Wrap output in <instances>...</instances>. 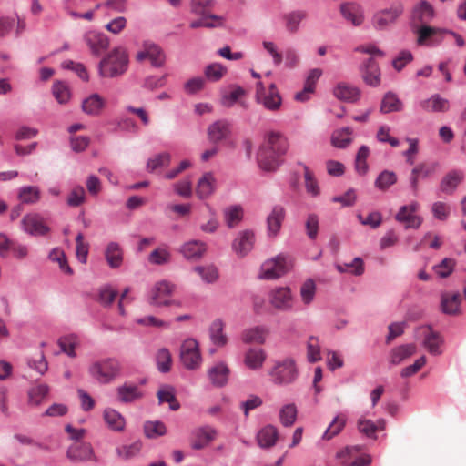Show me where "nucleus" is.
I'll use <instances>...</instances> for the list:
<instances>
[{
    "mask_svg": "<svg viewBox=\"0 0 466 466\" xmlns=\"http://www.w3.org/2000/svg\"><path fill=\"white\" fill-rule=\"evenodd\" d=\"M288 148L284 135L276 131L267 133L257 156L259 167L268 172L275 171L283 162Z\"/></svg>",
    "mask_w": 466,
    "mask_h": 466,
    "instance_id": "nucleus-1",
    "label": "nucleus"
},
{
    "mask_svg": "<svg viewBox=\"0 0 466 466\" xmlns=\"http://www.w3.org/2000/svg\"><path fill=\"white\" fill-rule=\"evenodd\" d=\"M88 373L99 384H109L121 376L122 365L116 358H105L93 362Z\"/></svg>",
    "mask_w": 466,
    "mask_h": 466,
    "instance_id": "nucleus-2",
    "label": "nucleus"
},
{
    "mask_svg": "<svg viewBox=\"0 0 466 466\" xmlns=\"http://www.w3.org/2000/svg\"><path fill=\"white\" fill-rule=\"evenodd\" d=\"M128 66V55L123 46H116L105 56L99 64L100 75L104 77H115L124 74Z\"/></svg>",
    "mask_w": 466,
    "mask_h": 466,
    "instance_id": "nucleus-3",
    "label": "nucleus"
},
{
    "mask_svg": "<svg viewBox=\"0 0 466 466\" xmlns=\"http://www.w3.org/2000/svg\"><path fill=\"white\" fill-rule=\"evenodd\" d=\"M256 101L268 111H279L282 106V97L275 84H270L268 88L262 82H258L256 87Z\"/></svg>",
    "mask_w": 466,
    "mask_h": 466,
    "instance_id": "nucleus-4",
    "label": "nucleus"
},
{
    "mask_svg": "<svg viewBox=\"0 0 466 466\" xmlns=\"http://www.w3.org/2000/svg\"><path fill=\"white\" fill-rule=\"evenodd\" d=\"M292 267L289 258L278 255L276 258L266 260L260 268L259 278L264 279H278L286 274Z\"/></svg>",
    "mask_w": 466,
    "mask_h": 466,
    "instance_id": "nucleus-5",
    "label": "nucleus"
},
{
    "mask_svg": "<svg viewBox=\"0 0 466 466\" xmlns=\"http://www.w3.org/2000/svg\"><path fill=\"white\" fill-rule=\"evenodd\" d=\"M180 360L183 366L187 370H197L200 367L202 358L197 340L187 339L182 343Z\"/></svg>",
    "mask_w": 466,
    "mask_h": 466,
    "instance_id": "nucleus-6",
    "label": "nucleus"
},
{
    "mask_svg": "<svg viewBox=\"0 0 466 466\" xmlns=\"http://www.w3.org/2000/svg\"><path fill=\"white\" fill-rule=\"evenodd\" d=\"M21 227L24 232L33 237H45L51 230L45 218L38 213H28L24 216Z\"/></svg>",
    "mask_w": 466,
    "mask_h": 466,
    "instance_id": "nucleus-7",
    "label": "nucleus"
},
{
    "mask_svg": "<svg viewBox=\"0 0 466 466\" xmlns=\"http://www.w3.org/2000/svg\"><path fill=\"white\" fill-rule=\"evenodd\" d=\"M269 374L274 383L284 385L292 383L297 378L298 371L292 360H285L276 364Z\"/></svg>",
    "mask_w": 466,
    "mask_h": 466,
    "instance_id": "nucleus-8",
    "label": "nucleus"
},
{
    "mask_svg": "<svg viewBox=\"0 0 466 466\" xmlns=\"http://www.w3.org/2000/svg\"><path fill=\"white\" fill-rule=\"evenodd\" d=\"M268 302L279 311H289L293 309L294 298L289 287H278L268 294Z\"/></svg>",
    "mask_w": 466,
    "mask_h": 466,
    "instance_id": "nucleus-9",
    "label": "nucleus"
},
{
    "mask_svg": "<svg viewBox=\"0 0 466 466\" xmlns=\"http://www.w3.org/2000/svg\"><path fill=\"white\" fill-rule=\"evenodd\" d=\"M403 9L401 3H396L390 8L377 12L372 18L374 27L380 30L385 29L400 16Z\"/></svg>",
    "mask_w": 466,
    "mask_h": 466,
    "instance_id": "nucleus-10",
    "label": "nucleus"
},
{
    "mask_svg": "<svg viewBox=\"0 0 466 466\" xmlns=\"http://www.w3.org/2000/svg\"><path fill=\"white\" fill-rule=\"evenodd\" d=\"M136 59L142 62L146 59L155 67H162L166 62V56L160 46L153 43H145L142 49L137 52Z\"/></svg>",
    "mask_w": 466,
    "mask_h": 466,
    "instance_id": "nucleus-11",
    "label": "nucleus"
},
{
    "mask_svg": "<svg viewBox=\"0 0 466 466\" xmlns=\"http://www.w3.org/2000/svg\"><path fill=\"white\" fill-rule=\"evenodd\" d=\"M255 241L253 230L245 229L238 233L232 241L231 248L238 258H244L253 249Z\"/></svg>",
    "mask_w": 466,
    "mask_h": 466,
    "instance_id": "nucleus-12",
    "label": "nucleus"
},
{
    "mask_svg": "<svg viewBox=\"0 0 466 466\" xmlns=\"http://www.w3.org/2000/svg\"><path fill=\"white\" fill-rule=\"evenodd\" d=\"M342 17L354 26H360L365 20L363 7L357 2H343L339 5Z\"/></svg>",
    "mask_w": 466,
    "mask_h": 466,
    "instance_id": "nucleus-13",
    "label": "nucleus"
},
{
    "mask_svg": "<svg viewBox=\"0 0 466 466\" xmlns=\"http://www.w3.org/2000/svg\"><path fill=\"white\" fill-rule=\"evenodd\" d=\"M420 205L418 202H412L410 205L402 206L395 217L396 220L406 223V228H418L422 223V218L415 215Z\"/></svg>",
    "mask_w": 466,
    "mask_h": 466,
    "instance_id": "nucleus-14",
    "label": "nucleus"
},
{
    "mask_svg": "<svg viewBox=\"0 0 466 466\" xmlns=\"http://www.w3.org/2000/svg\"><path fill=\"white\" fill-rule=\"evenodd\" d=\"M417 336L423 337V345L431 354L440 355L441 353L440 346L442 344V339L431 327L423 326L419 328Z\"/></svg>",
    "mask_w": 466,
    "mask_h": 466,
    "instance_id": "nucleus-15",
    "label": "nucleus"
},
{
    "mask_svg": "<svg viewBox=\"0 0 466 466\" xmlns=\"http://www.w3.org/2000/svg\"><path fill=\"white\" fill-rule=\"evenodd\" d=\"M434 17V9L426 0L420 1L412 9V26L429 24Z\"/></svg>",
    "mask_w": 466,
    "mask_h": 466,
    "instance_id": "nucleus-16",
    "label": "nucleus"
},
{
    "mask_svg": "<svg viewBox=\"0 0 466 466\" xmlns=\"http://www.w3.org/2000/svg\"><path fill=\"white\" fill-rule=\"evenodd\" d=\"M418 35L417 43L420 46L431 45L441 41V31L439 28L430 26L429 24L413 26Z\"/></svg>",
    "mask_w": 466,
    "mask_h": 466,
    "instance_id": "nucleus-17",
    "label": "nucleus"
},
{
    "mask_svg": "<svg viewBox=\"0 0 466 466\" xmlns=\"http://www.w3.org/2000/svg\"><path fill=\"white\" fill-rule=\"evenodd\" d=\"M217 436V431L209 427L204 426L193 431L191 447L194 450H202L207 447Z\"/></svg>",
    "mask_w": 466,
    "mask_h": 466,
    "instance_id": "nucleus-18",
    "label": "nucleus"
},
{
    "mask_svg": "<svg viewBox=\"0 0 466 466\" xmlns=\"http://www.w3.org/2000/svg\"><path fill=\"white\" fill-rule=\"evenodd\" d=\"M207 251V244L201 240H190L184 243L179 249L183 257L188 260L201 258Z\"/></svg>",
    "mask_w": 466,
    "mask_h": 466,
    "instance_id": "nucleus-19",
    "label": "nucleus"
},
{
    "mask_svg": "<svg viewBox=\"0 0 466 466\" xmlns=\"http://www.w3.org/2000/svg\"><path fill=\"white\" fill-rule=\"evenodd\" d=\"M85 41L92 53L98 55L109 46L108 37L100 32L89 31L85 35Z\"/></svg>",
    "mask_w": 466,
    "mask_h": 466,
    "instance_id": "nucleus-20",
    "label": "nucleus"
},
{
    "mask_svg": "<svg viewBox=\"0 0 466 466\" xmlns=\"http://www.w3.org/2000/svg\"><path fill=\"white\" fill-rule=\"evenodd\" d=\"M174 288V285L165 280L157 283L151 297L152 304L157 306L169 305L170 301L167 298L172 295Z\"/></svg>",
    "mask_w": 466,
    "mask_h": 466,
    "instance_id": "nucleus-21",
    "label": "nucleus"
},
{
    "mask_svg": "<svg viewBox=\"0 0 466 466\" xmlns=\"http://www.w3.org/2000/svg\"><path fill=\"white\" fill-rule=\"evenodd\" d=\"M216 177L213 173L206 172L198 179L196 187V194L200 199L210 197L216 189Z\"/></svg>",
    "mask_w": 466,
    "mask_h": 466,
    "instance_id": "nucleus-22",
    "label": "nucleus"
},
{
    "mask_svg": "<svg viewBox=\"0 0 466 466\" xmlns=\"http://www.w3.org/2000/svg\"><path fill=\"white\" fill-rule=\"evenodd\" d=\"M285 218V210L281 206L273 207L270 214L267 218L268 234L276 237L279 232L282 222Z\"/></svg>",
    "mask_w": 466,
    "mask_h": 466,
    "instance_id": "nucleus-23",
    "label": "nucleus"
},
{
    "mask_svg": "<svg viewBox=\"0 0 466 466\" xmlns=\"http://www.w3.org/2000/svg\"><path fill=\"white\" fill-rule=\"evenodd\" d=\"M269 329L264 326H256L247 329L242 333V340L248 344H264Z\"/></svg>",
    "mask_w": 466,
    "mask_h": 466,
    "instance_id": "nucleus-24",
    "label": "nucleus"
},
{
    "mask_svg": "<svg viewBox=\"0 0 466 466\" xmlns=\"http://www.w3.org/2000/svg\"><path fill=\"white\" fill-rule=\"evenodd\" d=\"M333 94L338 99L349 103L356 102L360 96L359 88L347 83H339L334 88Z\"/></svg>",
    "mask_w": 466,
    "mask_h": 466,
    "instance_id": "nucleus-25",
    "label": "nucleus"
},
{
    "mask_svg": "<svg viewBox=\"0 0 466 466\" xmlns=\"http://www.w3.org/2000/svg\"><path fill=\"white\" fill-rule=\"evenodd\" d=\"M279 438L278 429L273 425H267L263 427L257 434V441L261 448L273 447Z\"/></svg>",
    "mask_w": 466,
    "mask_h": 466,
    "instance_id": "nucleus-26",
    "label": "nucleus"
},
{
    "mask_svg": "<svg viewBox=\"0 0 466 466\" xmlns=\"http://www.w3.org/2000/svg\"><path fill=\"white\" fill-rule=\"evenodd\" d=\"M461 295L459 293L446 292L441 295V307L443 313L455 315L460 312Z\"/></svg>",
    "mask_w": 466,
    "mask_h": 466,
    "instance_id": "nucleus-27",
    "label": "nucleus"
},
{
    "mask_svg": "<svg viewBox=\"0 0 466 466\" xmlns=\"http://www.w3.org/2000/svg\"><path fill=\"white\" fill-rule=\"evenodd\" d=\"M229 133V123L226 120H218L210 125L208 129V139L213 143H218L227 138Z\"/></svg>",
    "mask_w": 466,
    "mask_h": 466,
    "instance_id": "nucleus-28",
    "label": "nucleus"
},
{
    "mask_svg": "<svg viewBox=\"0 0 466 466\" xmlns=\"http://www.w3.org/2000/svg\"><path fill=\"white\" fill-rule=\"evenodd\" d=\"M208 373L214 386L222 387L228 380L229 369L225 363L221 362L210 368Z\"/></svg>",
    "mask_w": 466,
    "mask_h": 466,
    "instance_id": "nucleus-29",
    "label": "nucleus"
},
{
    "mask_svg": "<svg viewBox=\"0 0 466 466\" xmlns=\"http://www.w3.org/2000/svg\"><path fill=\"white\" fill-rule=\"evenodd\" d=\"M420 105L427 112H446L450 108L449 100L437 94L422 100Z\"/></svg>",
    "mask_w": 466,
    "mask_h": 466,
    "instance_id": "nucleus-30",
    "label": "nucleus"
},
{
    "mask_svg": "<svg viewBox=\"0 0 466 466\" xmlns=\"http://www.w3.org/2000/svg\"><path fill=\"white\" fill-rule=\"evenodd\" d=\"M362 77L363 80L370 86H376L380 84V71L377 63L372 57L369 58L365 63L362 68Z\"/></svg>",
    "mask_w": 466,
    "mask_h": 466,
    "instance_id": "nucleus-31",
    "label": "nucleus"
},
{
    "mask_svg": "<svg viewBox=\"0 0 466 466\" xmlns=\"http://www.w3.org/2000/svg\"><path fill=\"white\" fill-rule=\"evenodd\" d=\"M267 358L266 352L262 349H249L244 357L245 365L253 370L262 368Z\"/></svg>",
    "mask_w": 466,
    "mask_h": 466,
    "instance_id": "nucleus-32",
    "label": "nucleus"
},
{
    "mask_svg": "<svg viewBox=\"0 0 466 466\" xmlns=\"http://www.w3.org/2000/svg\"><path fill=\"white\" fill-rule=\"evenodd\" d=\"M66 455L72 461H87L93 455V449L89 443L76 442L68 448Z\"/></svg>",
    "mask_w": 466,
    "mask_h": 466,
    "instance_id": "nucleus-33",
    "label": "nucleus"
},
{
    "mask_svg": "<svg viewBox=\"0 0 466 466\" xmlns=\"http://www.w3.org/2000/svg\"><path fill=\"white\" fill-rule=\"evenodd\" d=\"M463 177L464 174L462 171L452 170L449 172L441 182V190L446 194H452Z\"/></svg>",
    "mask_w": 466,
    "mask_h": 466,
    "instance_id": "nucleus-34",
    "label": "nucleus"
},
{
    "mask_svg": "<svg viewBox=\"0 0 466 466\" xmlns=\"http://www.w3.org/2000/svg\"><path fill=\"white\" fill-rule=\"evenodd\" d=\"M435 172V165L420 164L412 169L410 185L414 192L418 190V184L420 178H427Z\"/></svg>",
    "mask_w": 466,
    "mask_h": 466,
    "instance_id": "nucleus-35",
    "label": "nucleus"
},
{
    "mask_svg": "<svg viewBox=\"0 0 466 466\" xmlns=\"http://www.w3.org/2000/svg\"><path fill=\"white\" fill-rule=\"evenodd\" d=\"M117 398L123 403H130L142 398V392L136 385L124 384L116 390Z\"/></svg>",
    "mask_w": 466,
    "mask_h": 466,
    "instance_id": "nucleus-36",
    "label": "nucleus"
},
{
    "mask_svg": "<svg viewBox=\"0 0 466 466\" xmlns=\"http://www.w3.org/2000/svg\"><path fill=\"white\" fill-rule=\"evenodd\" d=\"M104 420L106 425L116 431H123L126 425L124 417L114 409L107 408L104 410Z\"/></svg>",
    "mask_w": 466,
    "mask_h": 466,
    "instance_id": "nucleus-37",
    "label": "nucleus"
},
{
    "mask_svg": "<svg viewBox=\"0 0 466 466\" xmlns=\"http://www.w3.org/2000/svg\"><path fill=\"white\" fill-rule=\"evenodd\" d=\"M308 13L304 10H295L284 15L285 26L288 32L294 34L299 30L300 22L306 19Z\"/></svg>",
    "mask_w": 466,
    "mask_h": 466,
    "instance_id": "nucleus-38",
    "label": "nucleus"
},
{
    "mask_svg": "<svg viewBox=\"0 0 466 466\" xmlns=\"http://www.w3.org/2000/svg\"><path fill=\"white\" fill-rule=\"evenodd\" d=\"M17 197L21 203L33 205L40 200L41 191L37 187L25 186L19 189Z\"/></svg>",
    "mask_w": 466,
    "mask_h": 466,
    "instance_id": "nucleus-39",
    "label": "nucleus"
},
{
    "mask_svg": "<svg viewBox=\"0 0 466 466\" xmlns=\"http://www.w3.org/2000/svg\"><path fill=\"white\" fill-rule=\"evenodd\" d=\"M209 335L212 342L218 347H223L228 342L227 336L224 333V323L221 319H215L211 323Z\"/></svg>",
    "mask_w": 466,
    "mask_h": 466,
    "instance_id": "nucleus-40",
    "label": "nucleus"
},
{
    "mask_svg": "<svg viewBox=\"0 0 466 466\" xmlns=\"http://www.w3.org/2000/svg\"><path fill=\"white\" fill-rule=\"evenodd\" d=\"M304 170V187L308 195L317 198L320 194V187L314 173L308 166L303 165Z\"/></svg>",
    "mask_w": 466,
    "mask_h": 466,
    "instance_id": "nucleus-41",
    "label": "nucleus"
},
{
    "mask_svg": "<svg viewBox=\"0 0 466 466\" xmlns=\"http://www.w3.org/2000/svg\"><path fill=\"white\" fill-rule=\"evenodd\" d=\"M105 106V100L97 94H93L82 103V109L88 115H98Z\"/></svg>",
    "mask_w": 466,
    "mask_h": 466,
    "instance_id": "nucleus-42",
    "label": "nucleus"
},
{
    "mask_svg": "<svg viewBox=\"0 0 466 466\" xmlns=\"http://www.w3.org/2000/svg\"><path fill=\"white\" fill-rule=\"evenodd\" d=\"M352 129L350 127H342L335 130L331 136V143L339 148L347 147L352 141Z\"/></svg>",
    "mask_w": 466,
    "mask_h": 466,
    "instance_id": "nucleus-43",
    "label": "nucleus"
},
{
    "mask_svg": "<svg viewBox=\"0 0 466 466\" xmlns=\"http://www.w3.org/2000/svg\"><path fill=\"white\" fill-rule=\"evenodd\" d=\"M105 256L108 265L113 268H118L122 264V249L117 243H109L106 247Z\"/></svg>",
    "mask_w": 466,
    "mask_h": 466,
    "instance_id": "nucleus-44",
    "label": "nucleus"
},
{
    "mask_svg": "<svg viewBox=\"0 0 466 466\" xmlns=\"http://www.w3.org/2000/svg\"><path fill=\"white\" fill-rule=\"evenodd\" d=\"M385 427V421L380 420L377 423L364 417H361L358 420L359 431L365 434L367 437H373L377 431L383 430Z\"/></svg>",
    "mask_w": 466,
    "mask_h": 466,
    "instance_id": "nucleus-45",
    "label": "nucleus"
},
{
    "mask_svg": "<svg viewBox=\"0 0 466 466\" xmlns=\"http://www.w3.org/2000/svg\"><path fill=\"white\" fill-rule=\"evenodd\" d=\"M402 102L399 97L395 94L388 92L382 98L380 112L383 114L399 112L402 109Z\"/></svg>",
    "mask_w": 466,
    "mask_h": 466,
    "instance_id": "nucleus-46",
    "label": "nucleus"
},
{
    "mask_svg": "<svg viewBox=\"0 0 466 466\" xmlns=\"http://www.w3.org/2000/svg\"><path fill=\"white\" fill-rule=\"evenodd\" d=\"M416 352L414 344H406L392 350L390 354V362L394 365L400 364L407 358L412 356Z\"/></svg>",
    "mask_w": 466,
    "mask_h": 466,
    "instance_id": "nucleus-47",
    "label": "nucleus"
},
{
    "mask_svg": "<svg viewBox=\"0 0 466 466\" xmlns=\"http://www.w3.org/2000/svg\"><path fill=\"white\" fill-rule=\"evenodd\" d=\"M346 421L347 416L345 414H338L325 431L323 434V439L330 440L334 436L338 435L344 429Z\"/></svg>",
    "mask_w": 466,
    "mask_h": 466,
    "instance_id": "nucleus-48",
    "label": "nucleus"
},
{
    "mask_svg": "<svg viewBox=\"0 0 466 466\" xmlns=\"http://www.w3.org/2000/svg\"><path fill=\"white\" fill-rule=\"evenodd\" d=\"M157 398L160 403L168 402L172 410H177L180 404L176 400L174 388L168 385L161 387L157 391Z\"/></svg>",
    "mask_w": 466,
    "mask_h": 466,
    "instance_id": "nucleus-49",
    "label": "nucleus"
},
{
    "mask_svg": "<svg viewBox=\"0 0 466 466\" xmlns=\"http://www.w3.org/2000/svg\"><path fill=\"white\" fill-rule=\"evenodd\" d=\"M144 433L149 439H156L167 433V427L159 420L146 421L144 423Z\"/></svg>",
    "mask_w": 466,
    "mask_h": 466,
    "instance_id": "nucleus-50",
    "label": "nucleus"
},
{
    "mask_svg": "<svg viewBox=\"0 0 466 466\" xmlns=\"http://www.w3.org/2000/svg\"><path fill=\"white\" fill-rule=\"evenodd\" d=\"M48 392L49 387L46 384H39L31 388L28 391L29 403L34 406L40 405Z\"/></svg>",
    "mask_w": 466,
    "mask_h": 466,
    "instance_id": "nucleus-51",
    "label": "nucleus"
},
{
    "mask_svg": "<svg viewBox=\"0 0 466 466\" xmlns=\"http://www.w3.org/2000/svg\"><path fill=\"white\" fill-rule=\"evenodd\" d=\"M225 222L229 228H236L243 219V209L240 207H230L224 212Z\"/></svg>",
    "mask_w": 466,
    "mask_h": 466,
    "instance_id": "nucleus-52",
    "label": "nucleus"
},
{
    "mask_svg": "<svg viewBox=\"0 0 466 466\" xmlns=\"http://www.w3.org/2000/svg\"><path fill=\"white\" fill-rule=\"evenodd\" d=\"M297 408L295 404H287L279 410V420L285 427H290L294 424L297 419Z\"/></svg>",
    "mask_w": 466,
    "mask_h": 466,
    "instance_id": "nucleus-53",
    "label": "nucleus"
},
{
    "mask_svg": "<svg viewBox=\"0 0 466 466\" xmlns=\"http://www.w3.org/2000/svg\"><path fill=\"white\" fill-rule=\"evenodd\" d=\"M171 156L168 153H162L148 159L147 169L154 172L158 168L166 167L170 164Z\"/></svg>",
    "mask_w": 466,
    "mask_h": 466,
    "instance_id": "nucleus-54",
    "label": "nucleus"
},
{
    "mask_svg": "<svg viewBox=\"0 0 466 466\" xmlns=\"http://www.w3.org/2000/svg\"><path fill=\"white\" fill-rule=\"evenodd\" d=\"M58 345L63 352L69 357H76V347L78 345V339L75 335H68L59 339Z\"/></svg>",
    "mask_w": 466,
    "mask_h": 466,
    "instance_id": "nucleus-55",
    "label": "nucleus"
},
{
    "mask_svg": "<svg viewBox=\"0 0 466 466\" xmlns=\"http://www.w3.org/2000/svg\"><path fill=\"white\" fill-rule=\"evenodd\" d=\"M49 258H50V260H52L54 262H57L60 269L64 273H66L67 275H71L73 273V270L69 267L66 258V255L62 249H60V248L52 249L51 252L49 253Z\"/></svg>",
    "mask_w": 466,
    "mask_h": 466,
    "instance_id": "nucleus-56",
    "label": "nucleus"
},
{
    "mask_svg": "<svg viewBox=\"0 0 466 466\" xmlns=\"http://www.w3.org/2000/svg\"><path fill=\"white\" fill-rule=\"evenodd\" d=\"M336 268L340 273L350 272L356 276H360L364 272L363 261L360 258H354L350 263L338 264Z\"/></svg>",
    "mask_w": 466,
    "mask_h": 466,
    "instance_id": "nucleus-57",
    "label": "nucleus"
},
{
    "mask_svg": "<svg viewBox=\"0 0 466 466\" xmlns=\"http://www.w3.org/2000/svg\"><path fill=\"white\" fill-rule=\"evenodd\" d=\"M194 270L207 283H213L218 278V272L216 267L209 266H198Z\"/></svg>",
    "mask_w": 466,
    "mask_h": 466,
    "instance_id": "nucleus-58",
    "label": "nucleus"
},
{
    "mask_svg": "<svg viewBox=\"0 0 466 466\" xmlns=\"http://www.w3.org/2000/svg\"><path fill=\"white\" fill-rule=\"evenodd\" d=\"M316 284L312 279H307L300 288L301 300L305 305L310 304L315 297Z\"/></svg>",
    "mask_w": 466,
    "mask_h": 466,
    "instance_id": "nucleus-59",
    "label": "nucleus"
},
{
    "mask_svg": "<svg viewBox=\"0 0 466 466\" xmlns=\"http://www.w3.org/2000/svg\"><path fill=\"white\" fill-rule=\"evenodd\" d=\"M86 201V192L83 187H75L67 196L66 203L70 207H79Z\"/></svg>",
    "mask_w": 466,
    "mask_h": 466,
    "instance_id": "nucleus-60",
    "label": "nucleus"
},
{
    "mask_svg": "<svg viewBox=\"0 0 466 466\" xmlns=\"http://www.w3.org/2000/svg\"><path fill=\"white\" fill-rule=\"evenodd\" d=\"M397 181V177L394 172L385 170L380 174L378 178L375 181V186L381 189L386 190L391 185L395 184Z\"/></svg>",
    "mask_w": 466,
    "mask_h": 466,
    "instance_id": "nucleus-61",
    "label": "nucleus"
},
{
    "mask_svg": "<svg viewBox=\"0 0 466 466\" xmlns=\"http://www.w3.org/2000/svg\"><path fill=\"white\" fill-rule=\"evenodd\" d=\"M170 260V253L162 248L154 249L148 256V262L153 265H164Z\"/></svg>",
    "mask_w": 466,
    "mask_h": 466,
    "instance_id": "nucleus-62",
    "label": "nucleus"
},
{
    "mask_svg": "<svg viewBox=\"0 0 466 466\" xmlns=\"http://www.w3.org/2000/svg\"><path fill=\"white\" fill-rule=\"evenodd\" d=\"M27 364L30 369L35 370L40 375L45 374L48 369V364L43 352H39L35 358L29 359Z\"/></svg>",
    "mask_w": 466,
    "mask_h": 466,
    "instance_id": "nucleus-63",
    "label": "nucleus"
},
{
    "mask_svg": "<svg viewBox=\"0 0 466 466\" xmlns=\"http://www.w3.org/2000/svg\"><path fill=\"white\" fill-rule=\"evenodd\" d=\"M172 358L168 350L161 349L157 354V368L161 372H167L171 368Z\"/></svg>",
    "mask_w": 466,
    "mask_h": 466,
    "instance_id": "nucleus-64",
    "label": "nucleus"
}]
</instances>
